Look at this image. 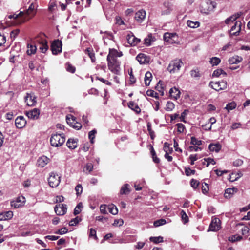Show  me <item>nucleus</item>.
<instances>
[{
    "instance_id": "obj_32",
    "label": "nucleus",
    "mask_w": 250,
    "mask_h": 250,
    "mask_svg": "<svg viewBox=\"0 0 250 250\" xmlns=\"http://www.w3.org/2000/svg\"><path fill=\"white\" fill-rule=\"evenodd\" d=\"M152 78V74L151 73L147 71L145 77V83L146 86H148L150 84V83L151 81Z\"/></svg>"
},
{
    "instance_id": "obj_38",
    "label": "nucleus",
    "mask_w": 250,
    "mask_h": 250,
    "mask_svg": "<svg viewBox=\"0 0 250 250\" xmlns=\"http://www.w3.org/2000/svg\"><path fill=\"white\" fill-rule=\"evenodd\" d=\"M97 133V131L96 129H94L90 131L88 133V138L90 140V142L91 143L93 144L94 143V139L95 137V134Z\"/></svg>"
},
{
    "instance_id": "obj_23",
    "label": "nucleus",
    "mask_w": 250,
    "mask_h": 250,
    "mask_svg": "<svg viewBox=\"0 0 250 250\" xmlns=\"http://www.w3.org/2000/svg\"><path fill=\"white\" fill-rule=\"evenodd\" d=\"M169 93L170 97L175 100H177L180 97V91L178 88L175 87L171 88Z\"/></svg>"
},
{
    "instance_id": "obj_58",
    "label": "nucleus",
    "mask_w": 250,
    "mask_h": 250,
    "mask_svg": "<svg viewBox=\"0 0 250 250\" xmlns=\"http://www.w3.org/2000/svg\"><path fill=\"white\" fill-rule=\"evenodd\" d=\"M191 76L195 78H199L200 77V74L198 70H192L190 72Z\"/></svg>"
},
{
    "instance_id": "obj_14",
    "label": "nucleus",
    "mask_w": 250,
    "mask_h": 250,
    "mask_svg": "<svg viewBox=\"0 0 250 250\" xmlns=\"http://www.w3.org/2000/svg\"><path fill=\"white\" fill-rule=\"evenodd\" d=\"M241 22L237 21L235 22L234 24L231 27L229 32L231 36H237L241 30Z\"/></svg>"
},
{
    "instance_id": "obj_30",
    "label": "nucleus",
    "mask_w": 250,
    "mask_h": 250,
    "mask_svg": "<svg viewBox=\"0 0 250 250\" xmlns=\"http://www.w3.org/2000/svg\"><path fill=\"white\" fill-rule=\"evenodd\" d=\"M66 120L67 124L73 127V125L75 123L76 118L72 115H68L66 117Z\"/></svg>"
},
{
    "instance_id": "obj_22",
    "label": "nucleus",
    "mask_w": 250,
    "mask_h": 250,
    "mask_svg": "<svg viewBox=\"0 0 250 250\" xmlns=\"http://www.w3.org/2000/svg\"><path fill=\"white\" fill-rule=\"evenodd\" d=\"M49 162V159L45 156L40 157L37 160V165L41 167H45Z\"/></svg>"
},
{
    "instance_id": "obj_64",
    "label": "nucleus",
    "mask_w": 250,
    "mask_h": 250,
    "mask_svg": "<svg viewBox=\"0 0 250 250\" xmlns=\"http://www.w3.org/2000/svg\"><path fill=\"white\" fill-rule=\"evenodd\" d=\"M123 224H124V221L123 219H115L114 221L113 225L115 226H117L118 225L119 226H121L123 225Z\"/></svg>"
},
{
    "instance_id": "obj_40",
    "label": "nucleus",
    "mask_w": 250,
    "mask_h": 250,
    "mask_svg": "<svg viewBox=\"0 0 250 250\" xmlns=\"http://www.w3.org/2000/svg\"><path fill=\"white\" fill-rule=\"evenodd\" d=\"M147 130L149 132V134L150 136L151 139H154L155 137V133L152 129L151 124L149 122L147 124Z\"/></svg>"
},
{
    "instance_id": "obj_24",
    "label": "nucleus",
    "mask_w": 250,
    "mask_h": 250,
    "mask_svg": "<svg viewBox=\"0 0 250 250\" xmlns=\"http://www.w3.org/2000/svg\"><path fill=\"white\" fill-rule=\"evenodd\" d=\"M37 46L36 43L33 42V44H28L27 45V53L29 55H31L36 53L37 50Z\"/></svg>"
},
{
    "instance_id": "obj_20",
    "label": "nucleus",
    "mask_w": 250,
    "mask_h": 250,
    "mask_svg": "<svg viewBox=\"0 0 250 250\" xmlns=\"http://www.w3.org/2000/svg\"><path fill=\"white\" fill-rule=\"evenodd\" d=\"M146 15V11L143 9H141L135 13L134 18L138 22L141 23L145 19Z\"/></svg>"
},
{
    "instance_id": "obj_35",
    "label": "nucleus",
    "mask_w": 250,
    "mask_h": 250,
    "mask_svg": "<svg viewBox=\"0 0 250 250\" xmlns=\"http://www.w3.org/2000/svg\"><path fill=\"white\" fill-rule=\"evenodd\" d=\"M149 240L151 242H152L155 244H158L164 241L163 237L160 236L158 237L151 236L149 238Z\"/></svg>"
},
{
    "instance_id": "obj_31",
    "label": "nucleus",
    "mask_w": 250,
    "mask_h": 250,
    "mask_svg": "<svg viewBox=\"0 0 250 250\" xmlns=\"http://www.w3.org/2000/svg\"><path fill=\"white\" fill-rule=\"evenodd\" d=\"M154 41V38L153 37L151 34H149L148 35L147 37H146L144 40V44L147 46H149L151 45V43L152 42Z\"/></svg>"
},
{
    "instance_id": "obj_2",
    "label": "nucleus",
    "mask_w": 250,
    "mask_h": 250,
    "mask_svg": "<svg viewBox=\"0 0 250 250\" xmlns=\"http://www.w3.org/2000/svg\"><path fill=\"white\" fill-rule=\"evenodd\" d=\"M217 6L215 1L208 0L202 3L200 7L201 13L205 15H209L214 11Z\"/></svg>"
},
{
    "instance_id": "obj_41",
    "label": "nucleus",
    "mask_w": 250,
    "mask_h": 250,
    "mask_svg": "<svg viewBox=\"0 0 250 250\" xmlns=\"http://www.w3.org/2000/svg\"><path fill=\"white\" fill-rule=\"evenodd\" d=\"M163 148L166 153H171L173 151L172 148L169 147V145L167 142L165 143Z\"/></svg>"
},
{
    "instance_id": "obj_37",
    "label": "nucleus",
    "mask_w": 250,
    "mask_h": 250,
    "mask_svg": "<svg viewBox=\"0 0 250 250\" xmlns=\"http://www.w3.org/2000/svg\"><path fill=\"white\" fill-rule=\"evenodd\" d=\"M156 89L160 93H161V95H164V87L163 82L161 81H159L157 85L155 87Z\"/></svg>"
},
{
    "instance_id": "obj_25",
    "label": "nucleus",
    "mask_w": 250,
    "mask_h": 250,
    "mask_svg": "<svg viewBox=\"0 0 250 250\" xmlns=\"http://www.w3.org/2000/svg\"><path fill=\"white\" fill-rule=\"evenodd\" d=\"M67 146L70 149H74L77 146V140L74 139H69L66 143Z\"/></svg>"
},
{
    "instance_id": "obj_55",
    "label": "nucleus",
    "mask_w": 250,
    "mask_h": 250,
    "mask_svg": "<svg viewBox=\"0 0 250 250\" xmlns=\"http://www.w3.org/2000/svg\"><path fill=\"white\" fill-rule=\"evenodd\" d=\"M129 186L128 184H125L121 189L120 193L121 194H126L127 193L129 192L128 187Z\"/></svg>"
},
{
    "instance_id": "obj_52",
    "label": "nucleus",
    "mask_w": 250,
    "mask_h": 250,
    "mask_svg": "<svg viewBox=\"0 0 250 250\" xmlns=\"http://www.w3.org/2000/svg\"><path fill=\"white\" fill-rule=\"evenodd\" d=\"M204 161L206 162L207 167H208L210 164L215 165L216 163L214 160L211 158H204Z\"/></svg>"
},
{
    "instance_id": "obj_42",
    "label": "nucleus",
    "mask_w": 250,
    "mask_h": 250,
    "mask_svg": "<svg viewBox=\"0 0 250 250\" xmlns=\"http://www.w3.org/2000/svg\"><path fill=\"white\" fill-rule=\"evenodd\" d=\"M165 8L163 9L162 11V14L163 15H167L169 14L172 11L171 7L168 3L167 4V5H166V4H165Z\"/></svg>"
},
{
    "instance_id": "obj_9",
    "label": "nucleus",
    "mask_w": 250,
    "mask_h": 250,
    "mask_svg": "<svg viewBox=\"0 0 250 250\" xmlns=\"http://www.w3.org/2000/svg\"><path fill=\"white\" fill-rule=\"evenodd\" d=\"M209 86L217 91L225 89L227 87V83L226 81L210 82Z\"/></svg>"
},
{
    "instance_id": "obj_44",
    "label": "nucleus",
    "mask_w": 250,
    "mask_h": 250,
    "mask_svg": "<svg viewBox=\"0 0 250 250\" xmlns=\"http://www.w3.org/2000/svg\"><path fill=\"white\" fill-rule=\"evenodd\" d=\"M224 74V75H226V72H225L222 69H218L214 71L212 76L213 77H219L221 74Z\"/></svg>"
},
{
    "instance_id": "obj_61",
    "label": "nucleus",
    "mask_w": 250,
    "mask_h": 250,
    "mask_svg": "<svg viewBox=\"0 0 250 250\" xmlns=\"http://www.w3.org/2000/svg\"><path fill=\"white\" fill-rule=\"evenodd\" d=\"M20 30L19 29H16L13 30L10 33V38L13 40L17 36L19 33Z\"/></svg>"
},
{
    "instance_id": "obj_15",
    "label": "nucleus",
    "mask_w": 250,
    "mask_h": 250,
    "mask_svg": "<svg viewBox=\"0 0 250 250\" xmlns=\"http://www.w3.org/2000/svg\"><path fill=\"white\" fill-rule=\"evenodd\" d=\"M220 228V219L217 218H213L209 225L210 230L212 231H216L218 230Z\"/></svg>"
},
{
    "instance_id": "obj_48",
    "label": "nucleus",
    "mask_w": 250,
    "mask_h": 250,
    "mask_svg": "<svg viewBox=\"0 0 250 250\" xmlns=\"http://www.w3.org/2000/svg\"><path fill=\"white\" fill-rule=\"evenodd\" d=\"M176 125L177 127V131L178 133H182L184 132L185 126L183 124L177 123Z\"/></svg>"
},
{
    "instance_id": "obj_57",
    "label": "nucleus",
    "mask_w": 250,
    "mask_h": 250,
    "mask_svg": "<svg viewBox=\"0 0 250 250\" xmlns=\"http://www.w3.org/2000/svg\"><path fill=\"white\" fill-rule=\"evenodd\" d=\"M236 106V104L234 102L229 103L227 104L226 109L228 111L234 109Z\"/></svg>"
},
{
    "instance_id": "obj_36",
    "label": "nucleus",
    "mask_w": 250,
    "mask_h": 250,
    "mask_svg": "<svg viewBox=\"0 0 250 250\" xmlns=\"http://www.w3.org/2000/svg\"><path fill=\"white\" fill-rule=\"evenodd\" d=\"M108 210L110 213L113 215H116L118 214V210L117 207L113 204L108 206Z\"/></svg>"
},
{
    "instance_id": "obj_59",
    "label": "nucleus",
    "mask_w": 250,
    "mask_h": 250,
    "mask_svg": "<svg viewBox=\"0 0 250 250\" xmlns=\"http://www.w3.org/2000/svg\"><path fill=\"white\" fill-rule=\"evenodd\" d=\"M66 69L67 71L72 73H74L75 72V67L72 66L71 64L67 63L66 64Z\"/></svg>"
},
{
    "instance_id": "obj_39",
    "label": "nucleus",
    "mask_w": 250,
    "mask_h": 250,
    "mask_svg": "<svg viewBox=\"0 0 250 250\" xmlns=\"http://www.w3.org/2000/svg\"><path fill=\"white\" fill-rule=\"evenodd\" d=\"M239 17L238 16H236L235 15L231 16L228 18H227L225 21V22L227 24H229L233 21H235Z\"/></svg>"
},
{
    "instance_id": "obj_5",
    "label": "nucleus",
    "mask_w": 250,
    "mask_h": 250,
    "mask_svg": "<svg viewBox=\"0 0 250 250\" xmlns=\"http://www.w3.org/2000/svg\"><path fill=\"white\" fill-rule=\"evenodd\" d=\"M183 65V63L181 60H175L169 63L167 70L170 73L174 74L178 72Z\"/></svg>"
},
{
    "instance_id": "obj_33",
    "label": "nucleus",
    "mask_w": 250,
    "mask_h": 250,
    "mask_svg": "<svg viewBox=\"0 0 250 250\" xmlns=\"http://www.w3.org/2000/svg\"><path fill=\"white\" fill-rule=\"evenodd\" d=\"M236 189L235 188H227L225 190L224 193V197L226 198H229L233 194L234 191H236Z\"/></svg>"
},
{
    "instance_id": "obj_19",
    "label": "nucleus",
    "mask_w": 250,
    "mask_h": 250,
    "mask_svg": "<svg viewBox=\"0 0 250 250\" xmlns=\"http://www.w3.org/2000/svg\"><path fill=\"white\" fill-rule=\"evenodd\" d=\"M26 124V121L22 116H20L15 119V125L18 128H23Z\"/></svg>"
},
{
    "instance_id": "obj_45",
    "label": "nucleus",
    "mask_w": 250,
    "mask_h": 250,
    "mask_svg": "<svg viewBox=\"0 0 250 250\" xmlns=\"http://www.w3.org/2000/svg\"><path fill=\"white\" fill-rule=\"evenodd\" d=\"M221 62L220 59L217 57H212L210 59V63L212 65H217Z\"/></svg>"
},
{
    "instance_id": "obj_46",
    "label": "nucleus",
    "mask_w": 250,
    "mask_h": 250,
    "mask_svg": "<svg viewBox=\"0 0 250 250\" xmlns=\"http://www.w3.org/2000/svg\"><path fill=\"white\" fill-rule=\"evenodd\" d=\"M166 223V221L165 219H161L158 220L154 221V226L156 227L165 225Z\"/></svg>"
},
{
    "instance_id": "obj_29",
    "label": "nucleus",
    "mask_w": 250,
    "mask_h": 250,
    "mask_svg": "<svg viewBox=\"0 0 250 250\" xmlns=\"http://www.w3.org/2000/svg\"><path fill=\"white\" fill-rule=\"evenodd\" d=\"M128 107L133 111H135L137 113H139L141 112L140 108L134 102H130L128 103Z\"/></svg>"
},
{
    "instance_id": "obj_10",
    "label": "nucleus",
    "mask_w": 250,
    "mask_h": 250,
    "mask_svg": "<svg viewBox=\"0 0 250 250\" xmlns=\"http://www.w3.org/2000/svg\"><path fill=\"white\" fill-rule=\"evenodd\" d=\"M51 49L54 55L61 53L62 51V42L59 40L54 41L51 44Z\"/></svg>"
},
{
    "instance_id": "obj_28",
    "label": "nucleus",
    "mask_w": 250,
    "mask_h": 250,
    "mask_svg": "<svg viewBox=\"0 0 250 250\" xmlns=\"http://www.w3.org/2000/svg\"><path fill=\"white\" fill-rule=\"evenodd\" d=\"M85 53L87 54L89 57L90 58L91 61L92 62H95V56L94 51L92 48H87L85 51Z\"/></svg>"
},
{
    "instance_id": "obj_49",
    "label": "nucleus",
    "mask_w": 250,
    "mask_h": 250,
    "mask_svg": "<svg viewBox=\"0 0 250 250\" xmlns=\"http://www.w3.org/2000/svg\"><path fill=\"white\" fill-rule=\"evenodd\" d=\"M180 214H181V218H182L183 222H184V224H186V223H187L188 221V215H187L186 212L183 210H182L181 211Z\"/></svg>"
},
{
    "instance_id": "obj_34",
    "label": "nucleus",
    "mask_w": 250,
    "mask_h": 250,
    "mask_svg": "<svg viewBox=\"0 0 250 250\" xmlns=\"http://www.w3.org/2000/svg\"><path fill=\"white\" fill-rule=\"evenodd\" d=\"M188 26L190 28H195L200 26V22L198 21H192L190 20H188L187 22Z\"/></svg>"
},
{
    "instance_id": "obj_12",
    "label": "nucleus",
    "mask_w": 250,
    "mask_h": 250,
    "mask_svg": "<svg viewBox=\"0 0 250 250\" xmlns=\"http://www.w3.org/2000/svg\"><path fill=\"white\" fill-rule=\"evenodd\" d=\"M25 114L30 119L38 120L40 117V110L39 109L35 108L32 110L25 111Z\"/></svg>"
},
{
    "instance_id": "obj_50",
    "label": "nucleus",
    "mask_w": 250,
    "mask_h": 250,
    "mask_svg": "<svg viewBox=\"0 0 250 250\" xmlns=\"http://www.w3.org/2000/svg\"><path fill=\"white\" fill-rule=\"evenodd\" d=\"M93 169V165L92 163H87L84 167L83 171L85 172V171H87L88 173H90L92 171Z\"/></svg>"
},
{
    "instance_id": "obj_51",
    "label": "nucleus",
    "mask_w": 250,
    "mask_h": 250,
    "mask_svg": "<svg viewBox=\"0 0 250 250\" xmlns=\"http://www.w3.org/2000/svg\"><path fill=\"white\" fill-rule=\"evenodd\" d=\"M83 207V205L82 203H79L77 206L75 207L74 210V215H77L80 213L81 211V209Z\"/></svg>"
},
{
    "instance_id": "obj_16",
    "label": "nucleus",
    "mask_w": 250,
    "mask_h": 250,
    "mask_svg": "<svg viewBox=\"0 0 250 250\" xmlns=\"http://www.w3.org/2000/svg\"><path fill=\"white\" fill-rule=\"evenodd\" d=\"M54 210L57 215H63L67 211L66 205L64 204L57 205L54 208Z\"/></svg>"
},
{
    "instance_id": "obj_54",
    "label": "nucleus",
    "mask_w": 250,
    "mask_h": 250,
    "mask_svg": "<svg viewBox=\"0 0 250 250\" xmlns=\"http://www.w3.org/2000/svg\"><path fill=\"white\" fill-rule=\"evenodd\" d=\"M75 191L77 196H80L83 191L82 186L81 184L77 185L75 187Z\"/></svg>"
},
{
    "instance_id": "obj_56",
    "label": "nucleus",
    "mask_w": 250,
    "mask_h": 250,
    "mask_svg": "<svg viewBox=\"0 0 250 250\" xmlns=\"http://www.w3.org/2000/svg\"><path fill=\"white\" fill-rule=\"evenodd\" d=\"M146 94L147 95L149 96H151L152 97H155L156 98H158V93L155 92L154 91L152 90H148L146 91Z\"/></svg>"
},
{
    "instance_id": "obj_18",
    "label": "nucleus",
    "mask_w": 250,
    "mask_h": 250,
    "mask_svg": "<svg viewBox=\"0 0 250 250\" xmlns=\"http://www.w3.org/2000/svg\"><path fill=\"white\" fill-rule=\"evenodd\" d=\"M128 43L132 46H135L140 42V39L136 38L132 33L128 34L126 36Z\"/></svg>"
},
{
    "instance_id": "obj_6",
    "label": "nucleus",
    "mask_w": 250,
    "mask_h": 250,
    "mask_svg": "<svg viewBox=\"0 0 250 250\" xmlns=\"http://www.w3.org/2000/svg\"><path fill=\"white\" fill-rule=\"evenodd\" d=\"M37 5L34 3H32L28 8L25 10L22 11L23 12L24 19L22 21L28 20L32 18L36 13Z\"/></svg>"
},
{
    "instance_id": "obj_8",
    "label": "nucleus",
    "mask_w": 250,
    "mask_h": 250,
    "mask_svg": "<svg viewBox=\"0 0 250 250\" xmlns=\"http://www.w3.org/2000/svg\"><path fill=\"white\" fill-rule=\"evenodd\" d=\"M61 177L54 172H51L48 178V183L52 188L57 187L60 182Z\"/></svg>"
},
{
    "instance_id": "obj_43",
    "label": "nucleus",
    "mask_w": 250,
    "mask_h": 250,
    "mask_svg": "<svg viewBox=\"0 0 250 250\" xmlns=\"http://www.w3.org/2000/svg\"><path fill=\"white\" fill-rule=\"evenodd\" d=\"M174 107V104L172 102L168 101L166 104V110L167 111H171Z\"/></svg>"
},
{
    "instance_id": "obj_1",
    "label": "nucleus",
    "mask_w": 250,
    "mask_h": 250,
    "mask_svg": "<svg viewBox=\"0 0 250 250\" xmlns=\"http://www.w3.org/2000/svg\"><path fill=\"white\" fill-rule=\"evenodd\" d=\"M123 56L122 52H118L115 49H109L107 56V65L109 70L113 73L120 75L121 74V62L117 59Z\"/></svg>"
},
{
    "instance_id": "obj_60",
    "label": "nucleus",
    "mask_w": 250,
    "mask_h": 250,
    "mask_svg": "<svg viewBox=\"0 0 250 250\" xmlns=\"http://www.w3.org/2000/svg\"><path fill=\"white\" fill-rule=\"evenodd\" d=\"M185 172L187 176H190L191 175L194 174L195 173V170H192L189 167H187L185 168Z\"/></svg>"
},
{
    "instance_id": "obj_17",
    "label": "nucleus",
    "mask_w": 250,
    "mask_h": 250,
    "mask_svg": "<svg viewBox=\"0 0 250 250\" xmlns=\"http://www.w3.org/2000/svg\"><path fill=\"white\" fill-rule=\"evenodd\" d=\"M136 60L140 64H145L149 62L150 57L145 54L140 53L136 56Z\"/></svg>"
},
{
    "instance_id": "obj_7",
    "label": "nucleus",
    "mask_w": 250,
    "mask_h": 250,
    "mask_svg": "<svg viewBox=\"0 0 250 250\" xmlns=\"http://www.w3.org/2000/svg\"><path fill=\"white\" fill-rule=\"evenodd\" d=\"M164 40L170 44L179 43L178 37L176 33H166L163 36Z\"/></svg>"
},
{
    "instance_id": "obj_3",
    "label": "nucleus",
    "mask_w": 250,
    "mask_h": 250,
    "mask_svg": "<svg viewBox=\"0 0 250 250\" xmlns=\"http://www.w3.org/2000/svg\"><path fill=\"white\" fill-rule=\"evenodd\" d=\"M34 42L36 43L37 47H39L42 53H45L48 49L47 42L44 38V34L37 36L34 39Z\"/></svg>"
},
{
    "instance_id": "obj_53",
    "label": "nucleus",
    "mask_w": 250,
    "mask_h": 250,
    "mask_svg": "<svg viewBox=\"0 0 250 250\" xmlns=\"http://www.w3.org/2000/svg\"><path fill=\"white\" fill-rule=\"evenodd\" d=\"M89 237L93 238L95 240H98V238L96 236V231L92 228H91L89 230Z\"/></svg>"
},
{
    "instance_id": "obj_27",
    "label": "nucleus",
    "mask_w": 250,
    "mask_h": 250,
    "mask_svg": "<svg viewBox=\"0 0 250 250\" xmlns=\"http://www.w3.org/2000/svg\"><path fill=\"white\" fill-rule=\"evenodd\" d=\"M208 148L211 151L218 152L221 149V146L219 144H211L209 145Z\"/></svg>"
},
{
    "instance_id": "obj_63",
    "label": "nucleus",
    "mask_w": 250,
    "mask_h": 250,
    "mask_svg": "<svg viewBox=\"0 0 250 250\" xmlns=\"http://www.w3.org/2000/svg\"><path fill=\"white\" fill-rule=\"evenodd\" d=\"M80 221V219H78V217H76L72 219L69 223V226H74L76 225Z\"/></svg>"
},
{
    "instance_id": "obj_21",
    "label": "nucleus",
    "mask_w": 250,
    "mask_h": 250,
    "mask_svg": "<svg viewBox=\"0 0 250 250\" xmlns=\"http://www.w3.org/2000/svg\"><path fill=\"white\" fill-rule=\"evenodd\" d=\"M13 216V213L11 211L2 212L0 213V221L7 220L11 219Z\"/></svg>"
},
{
    "instance_id": "obj_62",
    "label": "nucleus",
    "mask_w": 250,
    "mask_h": 250,
    "mask_svg": "<svg viewBox=\"0 0 250 250\" xmlns=\"http://www.w3.org/2000/svg\"><path fill=\"white\" fill-rule=\"evenodd\" d=\"M191 186L194 189L197 188L199 185V182L196 180L192 179L190 181Z\"/></svg>"
},
{
    "instance_id": "obj_26",
    "label": "nucleus",
    "mask_w": 250,
    "mask_h": 250,
    "mask_svg": "<svg viewBox=\"0 0 250 250\" xmlns=\"http://www.w3.org/2000/svg\"><path fill=\"white\" fill-rule=\"evenodd\" d=\"M242 60V58L237 55L233 56L229 59V62L230 64H237L241 62Z\"/></svg>"
},
{
    "instance_id": "obj_11",
    "label": "nucleus",
    "mask_w": 250,
    "mask_h": 250,
    "mask_svg": "<svg viewBox=\"0 0 250 250\" xmlns=\"http://www.w3.org/2000/svg\"><path fill=\"white\" fill-rule=\"evenodd\" d=\"M36 98V96L33 93H27L24 97L27 105L29 106H35L37 103Z\"/></svg>"
},
{
    "instance_id": "obj_4",
    "label": "nucleus",
    "mask_w": 250,
    "mask_h": 250,
    "mask_svg": "<svg viewBox=\"0 0 250 250\" xmlns=\"http://www.w3.org/2000/svg\"><path fill=\"white\" fill-rule=\"evenodd\" d=\"M65 138L61 134H53L50 139L51 145L54 147L61 146L65 142Z\"/></svg>"
},
{
    "instance_id": "obj_13",
    "label": "nucleus",
    "mask_w": 250,
    "mask_h": 250,
    "mask_svg": "<svg viewBox=\"0 0 250 250\" xmlns=\"http://www.w3.org/2000/svg\"><path fill=\"white\" fill-rule=\"evenodd\" d=\"M26 202L25 198L23 196H20L17 198L15 200L11 202V206L15 208L22 207Z\"/></svg>"
},
{
    "instance_id": "obj_47",
    "label": "nucleus",
    "mask_w": 250,
    "mask_h": 250,
    "mask_svg": "<svg viewBox=\"0 0 250 250\" xmlns=\"http://www.w3.org/2000/svg\"><path fill=\"white\" fill-rule=\"evenodd\" d=\"M190 143L193 145L200 146L202 144V142L197 139L195 137H191Z\"/></svg>"
}]
</instances>
